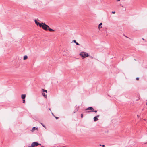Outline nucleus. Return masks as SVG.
Returning <instances> with one entry per match:
<instances>
[{"mask_svg":"<svg viewBox=\"0 0 147 147\" xmlns=\"http://www.w3.org/2000/svg\"><path fill=\"white\" fill-rule=\"evenodd\" d=\"M79 55L82 57V59H84L89 56L88 54L87 53L84 52H82L80 53Z\"/></svg>","mask_w":147,"mask_h":147,"instance_id":"f257e3e1","label":"nucleus"},{"mask_svg":"<svg viewBox=\"0 0 147 147\" xmlns=\"http://www.w3.org/2000/svg\"><path fill=\"white\" fill-rule=\"evenodd\" d=\"M40 27H42L43 30L47 31L48 30V28H49V26L45 23L42 22V24Z\"/></svg>","mask_w":147,"mask_h":147,"instance_id":"f03ea898","label":"nucleus"},{"mask_svg":"<svg viewBox=\"0 0 147 147\" xmlns=\"http://www.w3.org/2000/svg\"><path fill=\"white\" fill-rule=\"evenodd\" d=\"M90 110V111H87L88 113H90L91 112H94L96 113L97 112V110H94V109L92 107H89L88 108L86 109V110Z\"/></svg>","mask_w":147,"mask_h":147,"instance_id":"7ed1b4c3","label":"nucleus"},{"mask_svg":"<svg viewBox=\"0 0 147 147\" xmlns=\"http://www.w3.org/2000/svg\"><path fill=\"white\" fill-rule=\"evenodd\" d=\"M38 145H41V144L37 142H33L31 144V146L32 147H34L35 146H36Z\"/></svg>","mask_w":147,"mask_h":147,"instance_id":"20e7f679","label":"nucleus"},{"mask_svg":"<svg viewBox=\"0 0 147 147\" xmlns=\"http://www.w3.org/2000/svg\"><path fill=\"white\" fill-rule=\"evenodd\" d=\"M35 24L38 26H39V27H40L41 26V25L42 24V23H40L37 21L36 20H34Z\"/></svg>","mask_w":147,"mask_h":147,"instance_id":"39448f33","label":"nucleus"},{"mask_svg":"<svg viewBox=\"0 0 147 147\" xmlns=\"http://www.w3.org/2000/svg\"><path fill=\"white\" fill-rule=\"evenodd\" d=\"M99 117V115H98L96 116H95L94 117L93 119L94 120V121H97L98 119L97 118L98 117Z\"/></svg>","mask_w":147,"mask_h":147,"instance_id":"423d86ee","label":"nucleus"},{"mask_svg":"<svg viewBox=\"0 0 147 147\" xmlns=\"http://www.w3.org/2000/svg\"><path fill=\"white\" fill-rule=\"evenodd\" d=\"M26 94H22L21 95V98L22 99H24L26 97Z\"/></svg>","mask_w":147,"mask_h":147,"instance_id":"0eeeda50","label":"nucleus"},{"mask_svg":"<svg viewBox=\"0 0 147 147\" xmlns=\"http://www.w3.org/2000/svg\"><path fill=\"white\" fill-rule=\"evenodd\" d=\"M73 42L76 43V44L77 45H80V44L78 43V42H76V41L75 40H73Z\"/></svg>","mask_w":147,"mask_h":147,"instance_id":"6e6552de","label":"nucleus"},{"mask_svg":"<svg viewBox=\"0 0 147 147\" xmlns=\"http://www.w3.org/2000/svg\"><path fill=\"white\" fill-rule=\"evenodd\" d=\"M42 94L43 95V96L45 98H47V95L46 94H45V93L44 92H42Z\"/></svg>","mask_w":147,"mask_h":147,"instance_id":"1a4fd4ad","label":"nucleus"},{"mask_svg":"<svg viewBox=\"0 0 147 147\" xmlns=\"http://www.w3.org/2000/svg\"><path fill=\"white\" fill-rule=\"evenodd\" d=\"M27 58H28V56L27 55H25L23 59L24 60H25L26 59H27Z\"/></svg>","mask_w":147,"mask_h":147,"instance_id":"9d476101","label":"nucleus"},{"mask_svg":"<svg viewBox=\"0 0 147 147\" xmlns=\"http://www.w3.org/2000/svg\"><path fill=\"white\" fill-rule=\"evenodd\" d=\"M36 129V127H34L32 128V129L31 131L32 132H33L34 130Z\"/></svg>","mask_w":147,"mask_h":147,"instance_id":"9b49d317","label":"nucleus"},{"mask_svg":"<svg viewBox=\"0 0 147 147\" xmlns=\"http://www.w3.org/2000/svg\"><path fill=\"white\" fill-rule=\"evenodd\" d=\"M49 31L50 32L54 31V30L52 29L49 28L48 29Z\"/></svg>","mask_w":147,"mask_h":147,"instance_id":"f8f14e48","label":"nucleus"},{"mask_svg":"<svg viewBox=\"0 0 147 147\" xmlns=\"http://www.w3.org/2000/svg\"><path fill=\"white\" fill-rule=\"evenodd\" d=\"M102 25V23H100L98 25V28L100 29V26H101V25Z\"/></svg>","mask_w":147,"mask_h":147,"instance_id":"ddd939ff","label":"nucleus"},{"mask_svg":"<svg viewBox=\"0 0 147 147\" xmlns=\"http://www.w3.org/2000/svg\"><path fill=\"white\" fill-rule=\"evenodd\" d=\"M42 91L43 92H45L47 93V90H44V89H42Z\"/></svg>","mask_w":147,"mask_h":147,"instance_id":"4468645a","label":"nucleus"},{"mask_svg":"<svg viewBox=\"0 0 147 147\" xmlns=\"http://www.w3.org/2000/svg\"><path fill=\"white\" fill-rule=\"evenodd\" d=\"M22 102L23 103H25V101L24 99H23Z\"/></svg>","mask_w":147,"mask_h":147,"instance_id":"2eb2a0df","label":"nucleus"},{"mask_svg":"<svg viewBox=\"0 0 147 147\" xmlns=\"http://www.w3.org/2000/svg\"><path fill=\"white\" fill-rule=\"evenodd\" d=\"M40 123L42 125V126L44 127H45V125H43L42 123Z\"/></svg>","mask_w":147,"mask_h":147,"instance_id":"dca6fc26","label":"nucleus"},{"mask_svg":"<svg viewBox=\"0 0 147 147\" xmlns=\"http://www.w3.org/2000/svg\"><path fill=\"white\" fill-rule=\"evenodd\" d=\"M83 116V114H81V117L82 118Z\"/></svg>","mask_w":147,"mask_h":147,"instance_id":"f3484780","label":"nucleus"},{"mask_svg":"<svg viewBox=\"0 0 147 147\" xmlns=\"http://www.w3.org/2000/svg\"><path fill=\"white\" fill-rule=\"evenodd\" d=\"M136 80H138L139 79V78L138 77H137L136 78Z\"/></svg>","mask_w":147,"mask_h":147,"instance_id":"a211bd4d","label":"nucleus"},{"mask_svg":"<svg viewBox=\"0 0 147 147\" xmlns=\"http://www.w3.org/2000/svg\"><path fill=\"white\" fill-rule=\"evenodd\" d=\"M112 13L113 14H115V11H112Z\"/></svg>","mask_w":147,"mask_h":147,"instance_id":"6ab92c4d","label":"nucleus"},{"mask_svg":"<svg viewBox=\"0 0 147 147\" xmlns=\"http://www.w3.org/2000/svg\"><path fill=\"white\" fill-rule=\"evenodd\" d=\"M100 146H101V145H100ZM101 146L103 147H104L105 146V145H101Z\"/></svg>","mask_w":147,"mask_h":147,"instance_id":"aec40b11","label":"nucleus"},{"mask_svg":"<svg viewBox=\"0 0 147 147\" xmlns=\"http://www.w3.org/2000/svg\"><path fill=\"white\" fill-rule=\"evenodd\" d=\"M55 118L56 119H58L59 118V117H55Z\"/></svg>","mask_w":147,"mask_h":147,"instance_id":"412c9836","label":"nucleus"},{"mask_svg":"<svg viewBox=\"0 0 147 147\" xmlns=\"http://www.w3.org/2000/svg\"><path fill=\"white\" fill-rule=\"evenodd\" d=\"M28 147H32L31 146H28Z\"/></svg>","mask_w":147,"mask_h":147,"instance_id":"4be33fe9","label":"nucleus"},{"mask_svg":"<svg viewBox=\"0 0 147 147\" xmlns=\"http://www.w3.org/2000/svg\"><path fill=\"white\" fill-rule=\"evenodd\" d=\"M117 1H120V0H117Z\"/></svg>","mask_w":147,"mask_h":147,"instance_id":"5701e85b","label":"nucleus"},{"mask_svg":"<svg viewBox=\"0 0 147 147\" xmlns=\"http://www.w3.org/2000/svg\"><path fill=\"white\" fill-rule=\"evenodd\" d=\"M137 117H139V116L138 115H137Z\"/></svg>","mask_w":147,"mask_h":147,"instance_id":"b1692460","label":"nucleus"},{"mask_svg":"<svg viewBox=\"0 0 147 147\" xmlns=\"http://www.w3.org/2000/svg\"><path fill=\"white\" fill-rule=\"evenodd\" d=\"M142 39L143 40H144V39L143 38H142Z\"/></svg>","mask_w":147,"mask_h":147,"instance_id":"393cba45","label":"nucleus"},{"mask_svg":"<svg viewBox=\"0 0 147 147\" xmlns=\"http://www.w3.org/2000/svg\"><path fill=\"white\" fill-rule=\"evenodd\" d=\"M52 115H53V113H52Z\"/></svg>","mask_w":147,"mask_h":147,"instance_id":"a878e982","label":"nucleus"},{"mask_svg":"<svg viewBox=\"0 0 147 147\" xmlns=\"http://www.w3.org/2000/svg\"><path fill=\"white\" fill-rule=\"evenodd\" d=\"M42 147H44L43 146H42Z\"/></svg>","mask_w":147,"mask_h":147,"instance_id":"bb28decb","label":"nucleus"},{"mask_svg":"<svg viewBox=\"0 0 147 147\" xmlns=\"http://www.w3.org/2000/svg\"><path fill=\"white\" fill-rule=\"evenodd\" d=\"M130 147H134V146H130Z\"/></svg>","mask_w":147,"mask_h":147,"instance_id":"cd10ccee","label":"nucleus"}]
</instances>
